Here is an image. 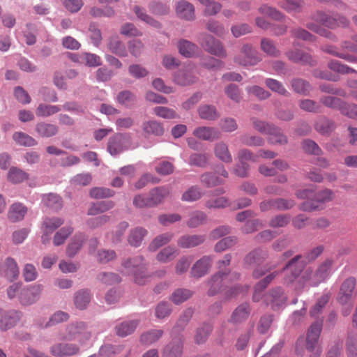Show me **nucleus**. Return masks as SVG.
Returning <instances> with one entry per match:
<instances>
[{"label": "nucleus", "instance_id": "nucleus-47", "mask_svg": "<svg viewBox=\"0 0 357 357\" xmlns=\"http://www.w3.org/2000/svg\"><path fill=\"white\" fill-rule=\"evenodd\" d=\"M133 11L137 17L145 23L155 28H159L160 26V23L153 19L151 16L148 15L144 8L136 6L134 7Z\"/></svg>", "mask_w": 357, "mask_h": 357}, {"label": "nucleus", "instance_id": "nucleus-30", "mask_svg": "<svg viewBox=\"0 0 357 357\" xmlns=\"http://www.w3.org/2000/svg\"><path fill=\"white\" fill-rule=\"evenodd\" d=\"M36 131L40 137L47 138L55 135L59 128L54 124L40 122L36 125Z\"/></svg>", "mask_w": 357, "mask_h": 357}, {"label": "nucleus", "instance_id": "nucleus-41", "mask_svg": "<svg viewBox=\"0 0 357 357\" xmlns=\"http://www.w3.org/2000/svg\"><path fill=\"white\" fill-rule=\"evenodd\" d=\"M173 234L167 232L156 236L149 244V250L151 251H155L161 246L168 243L172 238Z\"/></svg>", "mask_w": 357, "mask_h": 357}, {"label": "nucleus", "instance_id": "nucleus-54", "mask_svg": "<svg viewBox=\"0 0 357 357\" xmlns=\"http://www.w3.org/2000/svg\"><path fill=\"white\" fill-rule=\"evenodd\" d=\"M192 295V292L189 289H176L171 296V301L175 304H180Z\"/></svg>", "mask_w": 357, "mask_h": 357}, {"label": "nucleus", "instance_id": "nucleus-58", "mask_svg": "<svg viewBox=\"0 0 357 357\" xmlns=\"http://www.w3.org/2000/svg\"><path fill=\"white\" fill-rule=\"evenodd\" d=\"M6 266L5 276L10 280L15 279L19 274V269L15 261L13 259L8 258Z\"/></svg>", "mask_w": 357, "mask_h": 357}, {"label": "nucleus", "instance_id": "nucleus-27", "mask_svg": "<svg viewBox=\"0 0 357 357\" xmlns=\"http://www.w3.org/2000/svg\"><path fill=\"white\" fill-rule=\"evenodd\" d=\"M214 154L220 160L225 163H231L232 162V156L228 146L223 142H220L215 144Z\"/></svg>", "mask_w": 357, "mask_h": 357}, {"label": "nucleus", "instance_id": "nucleus-57", "mask_svg": "<svg viewBox=\"0 0 357 357\" xmlns=\"http://www.w3.org/2000/svg\"><path fill=\"white\" fill-rule=\"evenodd\" d=\"M347 355L357 357V333H350L347 340Z\"/></svg>", "mask_w": 357, "mask_h": 357}, {"label": "nucleus", "instance_id": "nucleus-40", "mask_svg": "<svg viewBox=\"0 0 357 357\" xmlns=\"http://www.w3.org/2000/svg\"><path fill=\"white\" fill-rule=\"evenodd\" d=\"M13 140L21 146H33L37 144V142L32 137L22 132H15L13 135Z\"/></svg>", "mask_w": 357, "mask_h": 357}, {"label": "nucleus", "instance_id": "nucleus-4", "mask_svg": "<svg viewBox=\"0 0 357 357\" xmlns=\"http://www.w3.org/2000/svg\"><path fill=\"white\" fill-rule=\"evenodd\" d=\"M261 61L258 52L249 44L243 45L240 52L234 57V62L244 66H255Z\"/></svg>", "mask_w": 357, "mask_h": 357}, {"label": "nucleus", "instance_id": "nucleus-7", "mask_svg": "<svg viewBox=\"0 0 357 357\" xmlns=\"http://www.w3.org/2000/svg\"><path fill=\"white\" fill-rule=\"evenodd\" d=\"M131 140L128 135L116 134L110 137L107 144V150L112 155H116L129 149Z\"/></svg>", "mask_w": 357, "mask_h": 357}, {"label": "nucleus", "instance_id": "nucleus-22", "mask_svg": "<svg viewBox=\"0 0 357 357\" xmlns=\"http://www.w3.org/2000/svg\"><path fill=\"white\" fill-rule=\"evenodd\" d=\"M268 254L266 251L257 249L248 253L245 259V265L247 266H259L266 259Z\"/></svg>", "mask_w": 357, "mask_h": 357}, {"label": "nucleus", "instance_id": "nucleus-20", "mask_svg": "<svg viewBox=\"0 0 357 357\" xmlns=\"http://www.w3.org/2000/svg\"><path fill=\"white\" fill-rule=\"evenodd\" d=\"M204 235H184L178 240V245L182 248H191L202 244L205 241Z\"/></svg>", "mask_w": 357, "mask_h": 357}, {"label": "nucleus", "instance_id": "nucleus-52", "mask_svg": "<svg viewBox=\"0 0 357 357\" xmlns=\"http://www.w3.org/2000/svg\"><path fill=\"white\" fill-rule=\"evenodd\" d=\"M162 330H152L141 335L140 341L144 344H151L158 341L162 335Z\"/></svg>", "mask_w": 357, "mask_h": 357}, {"label": "nucleus", "instance_id": "nucleus-6", "mask_svg": "<svg viewBox=\"0 0 357 357\" xmlns=\"http://www.w3.org/2000/svg\"><path fill=\"white\" fill-rule=\"evenodd\" d=\"M199 42L206 51L210 54L222 58L227 56V52L222 43L213 36L206 33L201 34Z\"/></svg>", "mask_w": 357, "mask_h": 357}, {"label": "nucleus", "instance_id": "nucleus-3", "mask_svg": "<svg viewBox=\"0 0 357 357\" xmlns=\"http://www.w3.org/2000/svg\"><path fill=\"white\" fill-rule=\"evenodd\" d=\"M323 321L317 320L308 329L306 337V348L312 352L310 357H319L321 349L317 347L318 340L322 330Z\"/></svg>", "mask_w": 357, "mask_h": 357}, {"label": "nucleus", "instance_id": "nucleus-56", "mask_svg": "<svg viewBox=\"0 0 357 357\" xmlns=\"http://www.w3.org/2000/svg\"><path fill=\"white\" fill-rule=\"evenodd\" d=\"M213 327L211 324H204L199 328L196 332L195 340L197 344L204 342L212 331Z\"/></svg>", "mask_w": 357, "mask_h": 357}, {"label": "nucleus", "instance_id": "nucleus-33", "mask_svg": "<svg viewBox=\"0 0 357 357\" xmlns=\"http://www.w3.org/2000/svg\"><path fill=\"white\" fill-rule=\"evenodd\" d=\"M250 312V309L248 303L240 305L232 313L230 321L232 323H241L248 319Z\"/></svg>", "mask_w": 357, "mask_h": 357}, {"label": "nucleus", "instance_id": "nucleus-23", "mask_svg": "<svg viewBox=\"0 0 357 357\" xmlns=\"http://www.w3.org/2000/svg\"><path fill=\"white\" fill-rule=\"evenodd\" d=\"M20 318V314L17 311L12 310L5 312L0 319V329L6 331L16 325Z\"/></svg>", "mask_w": 357, "mask_h": 357}, {"label": "nucleus", "instance_id": "nucleus-15", "mask_svg": "<svg viewBox=\"0 0 357 357\" xmlns=\"http://www.w3.org/2000/svg\"><path fill=\"white\" fill-rule=\"evenodd\" d=\"M193 135L202 140L213 142L221 137L220 131L213 127L201 126L195 128Z\"/></svg>", "mask_w": 357, "mask_h": 357}, {"label": "nucleus", "instance_id": "nucleus-39", "mask_svg": "<svg viewBox=\"0 0 357 357\" xmlns=\"http://www.w3.org/2000/svg\"><path fill=\"white\" fill-rule=\"evenodd\" d=\"M73 232L71 226L64 227L56 232L53 238V243L55 246L63 245L68 236Z\"/></svg>", "mask_w": 357, "mask_h": 357}, {"label": "nucleus", "instance_id": "nucleus-17", "mask_svg": "<svg viewBox=\"0 0 357 357\" xmlns=\"http://www.w3.org/2000/svg\"><path fill=\"white\" fill-rule=\"evenodd\" d=\"M27 211L28 208L26 206L22 203L15 202L10 206L7 216L10 222H17L24 218Z\"/></svg>", "mask_w": 357, "mask_h": 357}, {"label": "nucleus", "instance_id": "nucleus-38", "mask_svg": "<svg viewBox=\"0 0 357 357\" xmlns=\"http://www.w3.org/2000/svg\"><path fill=\"white\" fill-rule=\"evenodd\" d=\"M178 49L183 56L191 57L196 53L197 46L187 40H181L178 43Z\"/></svg>", "mask_w": 357, "mask_h": 357}, {"label": "nucleus", "instance_id": "nucleus-46", "mask_svg": "<svg viewBox=\"0 0 357 357\" xmlns=\"http://www.w3.org/2000/svg\"><path fill=\"white\" fill-rule=\"evenodd\" d=\"M202 196V192L199 187L191 186L183 193L181 199L183 202H192L199 199Z\"/></svg>", "mask_w": 357, "mask_h": 357}, {"label": "nucleus", "instance_id": "nucleus-50", "mask_svg": "<svg viewBox=\"0 0 357 357\" xmlns=\"http://www.w3.org/2000/svg\"><path fill=\"white\" fill-rule=\"evenodd\" d=\"M265 84L266 86L273 92L285 96H288L289 95L283 84L277 79L271 78L266 79Z\"/></svg>", "mask_w": 357, "mask_h": 357}, {"label": "nucleus", "instance_id": "nucleus-1", "mask_svg": "<svg viewBox=\"0 0 357 357\" xmlns=\"http://www.w3.org/2000/svg\"><path fill=\"white\" fill-rule=\"evenodd\" d=\"M231 256L229 254L225 255L222 259L218 261L217 265L220 271L213 275L210 281V288L208 294L213 296L221 291H225V296L230 298L236 296L240 292H248V287L234 286L229 287L234 281L240 278V275L236 272H225L224 268L230 265Z\"/></svg>", "mask_w": 357, "mask_h": 357}, {"label": "nucleus", "instance_id": "nucleus-43", "mask_svg": "<svg viewBox=\"0 0 357 357\" xmlns=\"http://www.w3.org/2000/svg\"><path fill=\"white\" fill-rule=\"evenodd\" d=\"M198 112L200 118L205 120L213 121L219 116L215 107L212 105H205L200 106Z\"/></svg>", "mask_w": 357, "mask_h": 357}, {"label": "nucleus", "instance_id": "nucleus-49", "mask_svg": "<svg viewBox=\"0 0 357 357\" xmlns=\"http://www.w3.org/2000/svg\"><path fill=\"white\" fill-rule=\"evenodd\" d=\"M251 121L254 129L261 133L268 135L270 132L274 131L273 124L259 120L256 118H252Z\"/></svg>", "mask_w": 357, "mask_h": 357}, {"label": "nucleus", "instance_id": "nucleus-10", "mask_svg": "<svg viewBox=\"0 0 357 357\" xmlns=\"http://www.w3.org/2000/svg\"><path fill=\"white\" fill-rule=\"evenodd\" d=\"M301 257V255H296L283 268L282 271H285L287 275L284 278L285 283L292 282L301 274L303 268V264L298 262Z\"/></svg>", "mask_w": 357, "mask_h": 357}, {"label": "nucleus", "instance_id": "nucleus-19", "mask_svg": "<svg viewBox=\"0 0 357 357\" xmlns=\"http://www.w3.org/2000/svg\"><path fill=\"white\" fill-rule=\"evenodd\" d=\"M286 56L290 61L295 63H302L311 66L315 63V61L311 55L301 50L295 49L289 50L286 52Z\"/></svg>", "mask_w": 357, "mask_h": 357}, {"label": "nucleus", "instance_id": "nucleus-5", "mask_svg": "<svg viewBox=\"0 0 357 357\" xmlns=\"http://www.w3.org/2000/svg\"><path fill=\"white\" fill-rule=\"evenodd\" d=\"M335 198V194L331 189L326 188L319 191L315 195V199L313 201H306L302 203L299 208L303 211H313L318 210L319 204H324L332 202Z\"/></svg>", "mask_w": 357, "mask_h": 357}, {"label": "nucleus", "instance_id": "nucleus-51", "mask_svg": "<svg viewBox=\"0 0 357 357\" xmlns=\"http://www.w3.org/2000/svg\"><path fill=\"white\" fill-rule=\"evenodd\" d=\"M268 140L273 144H285L287 143V137L281 132L280 129L274 126V131L270 132Z\"/></svg>", "mask_w": 357, "mask_h": 357}, {"label": "nucleus", "instance_id": "nucleus-45", "mask_svg": "<svg viewBox=\"0 0 357 357\" xmlns=\"http://www.w3.org/2000/svg\"><path fill=\"white\" fill-rule=\"evenodd\" d=\"M89 14L93 17H112L115 15V11L113 8L110 6H106L104 8H101L97 6H93L89 10Z\"/></svg>", "mask_w": 357, "mask_h": 357}, {"label": "nucleus", "instance_id": "nucleus-28", "mask_svg": "<svg viewBox=\"0 0 357 357\" xmlns=\"http://www.w3.org/2000/svg\"><path fill=\"white\" fill-rule=\"evenodd\" d=\"M147 234L148 231L146 229L141 227H135L130 230L128 236V241L130 245L139 247Z\"/></svg>", "mask_w": 357, "mask_h": 357}, {"label": "nucleus", "instance_id": "nucleus-53", "mask_svg": "<svg viewBox=\"0 0 357 357\" xmlns=\"http://www.w3.org/2000/svg\"><path fill=\"white\" fill-rule=\"evenodd\" d=\"M60 111V108L56 105L46 104H40L36 109V115L38 116L47 117L53 115Z\"/></svg>", "mask_w": 357, "mask_h": 357}, {"label": "nucleus", "instance_id": "nucleus-9", "mask_svg": "<svg viewBox=\"0 0 357 357\" xmlns=\"http://www.w3.org/2000/svg\"><path fill=\"white\" fill-rule=\"evenodd\" d=\"M356 284V280L354 277H349L342 282L337 296V301L340 304H347L351 301Z\"/></svg>", "mask_w": 357, "mask_h": 357}, {"label": "nucleus", "instance_id": "nucleus-34", "mask_svg": "<svg viewBox=\"0 0 357 357\" xmlns=\"http://www.w3.org/2000/svg\"><path fill=\"white\" fill-rule=\"evenodd\" d=\"M42 201L46 206L55 211L60 210L63 206L61 197L54 193L43 195Z\"/></svg>", "mask_w": 357, "mask_h": 357}, {"label": "nucleus", "instance_id": "nucleus-26", "mask_svg": "<svg viewBox=\"0 0 357 357\" xmlns=\"http://www.w3.org/2000/svg\"><path fill=\"white\" fill-rule=\"evenodd\" d=\"M183 341L181 339L174 340L164 349L163 357H181Z\"/></svg>", "mask_w": 357, "mask_h": 357}, {"label": "nucleus", "instance_id": "nucleus-16", "mask_svg": "<svg viewBox=\"0 0 357 357\" xmlns=\"http://www.w3.org/2000/svg\"><path fill=\"white\" fill-rule=\"evenodd\" d=\"M212 260L210 256L202 257L192 266L191 275L195 278H201L206 275L211 268Z\"/></svg>", "mask_w": 357, "mask_h": 357}, {"label": "nucleus", "instance_id": "nucleus-12", "mask_svg": "<svg viewBox=\"0 0 357 357\" xmlns=\"http://www.w3.org/2000/svg\"><path fill=\"white\" fill-rule=\"evenodd\" d=\"M314 20L322 25L331 29H335L337 26H346L349 22L344 17H339L338 19H336L322 12H318L314 16Z\"/></svg>", "mask_w": 357, "mask_h": 357}, {"label": "nucleus", "instance_id": "nucleus-36", "mask_svg": "<svg viewBox=\"0 0 357 357\" xmlns=\"http://www.w3.org/2000/svg\"><path fill=\"white\" fill-rule=\"evenodd\" d=\"M91 301V294L87 290L77 291L74 297V303L77 308L85 309Z\"/></svg>", "mask_w": 357, "mask_h": 357}, {"label": "nucleus", "instance_id": "nucleus-18", "mask_svg": "<svg viewBox=\"0 0 357 357\" xmlns=\"http://www.w3.org/2000/svg\"><path fill=\"white\" fill-rule=\"evenodd\" d=\"M264 301L267 304L270 303L273 310H276L284 303L286 297L284 296L282 289L278 287L266 294Z\"/></svg>", "mask_w": 357, "mask_h": 357}, {"label": "nucleus", "instance_id": "nucleus-60", "mask_svg": "<svg viewBox=\"0 0 357 357\" xmlns=\"http://www.w3.org/2000/svg\"><path fill=\"white\" fill-rule=\"evenodd\" d=\"M116 99L119 103L127 107L132 105L136 100L135 96L130 91H121Z\"/></svg>", "mask_w": 357, "mask_h": 357}, {"label": "nucleus", "instance_id": "nucleus-32", "mask_svg": "<svg viewBox=\"0 0 357 357\" xmlns=\"http://www.w3.org/2000/svg\"><path fill=\"white\" fill-rule=\"evenodd\" d=\"M85 240L86 236L84 234L81 233L76 234L68 245L66 250L67 255L70 257L75 256L82 248Z\"/></svg>", "mask_w": 357, "mask_h": 357}, {"label": "nucleus", "instance_id": "nucleus-29", "mask_svg": "<svg viewBox=\"0 0 357 357\" xmlns=\"http://www.w3.org/2000/svg\"><path fill=\"white\" fill-rule=\"evenodd\" d=\"M169 194V190L168 188L166 187H157L151 190L149 196L151 206H156L162 203Z\"/></svg>", "mask_w": 357, "mask_h": 357}, {"label": "nucleus", "instance_id": "nucleus-2", "mask_svg": "<svg viewBox=\"0 0 357 357\" xmlns=\"http://www.w3.org/2000/svg\"><path fill=\"white\" fill-rule=\"evenodd\" d=\"M143 261V257L139 256L128 259L123 263L126 273L133 274L135 282L141 285L147 282L150 278L149 275L145 274V266Z\"/></svg>", "mask_w": 357, "mask_h": 357}, {"label": "nucleus", "instance_id": "nucleus-21", "mask_svg": "<svg viewBox=\"0 0 357 357\" xmlns=\"http://www.w3.org/2000/svg\"><path fill=\"white\" fill-rule=\"evenodd\" d=\"M176 13L178 17L186 20H192L195 18L193 5L185 1H180L177 3Z\"/></svg>", "mask_w": 357, "mask_h": 357}, {"label": "nucleus", "instance_id": "nucleus-24", "mask_svg": "<svg viewBox=\"0 0 357 357\" xmlns=\"http://www.w3.org/2000/svg\"><path fill=\"white\" fill-rule=\"evenodd\" d=\"M278 274V273L277 271H274L257 282L255 287L252 296V299L255 302H258L261 299V292L276 278Z\"/></svg>", "mask_w": 357, "mask_h": 357}, {"label": "nucleus", "instance_id": "nucleus-64", "mask_svg": "<svg viewBox=\"0 0 357 357\" xmlns=\"http://www.w3.org/2000/svg\"><path fill=\"white\" fill-rule=\"evenodd\" d=\"M334 128L333 122L327 119H321L316 123V130L324 135L328 134Z\"/></svg>", "mask_w": 357, "mask_h": 357}, {"label": "nucleus", "instance_id": "nucleus-62", "mask_svg": "<svg viewBox=\"0 0 357 357\" xmlns=\"http://www.w3.org/2000/svg\"><path fill=\"white\" fill-rule=\"evenodd\" d=\"M242 144L250 146H261L264 144V140L259 136L243 135L241 137Z\"/></svg>", "mask_w": 357, "mask_h": 357}, {"label": "nucleus", "instance_id": "nucleus-31", "mask_svg": "<svg viewBox=\"0 0 357 357\" xmlns=\"http://www.w3.org/2000/svg\"><path fill=\"white\" fill-rule=\"evenodd\" d=\"M7 178L9 182L17 184L26 181L29 178V174L20 168L12 167L8 172Z\"/></svg>", "mask_w": 357, "mask_h": 357}, {"label": "nucleus", "instance_id": "nucleus-35", "mask_svg": "<svg viewBox=\"0 0 357 357\" xmlns=\"http://www.w3.org/2000/svg\"><path fill=\"white\" fill-rule=\"evenodd\" d=\"M292 89L297 93L307 96L311 91L310 84L301 78L293 79L291 82Z\"/></svg>", "mask_w": 357, "mask_h": 357}, {"label": "nucleus", "instance_id": "nucleus-44", "mask_svg": "<svg viewBox=\"0 0 357 357\" xmlns=\"http://www.w3.org/2000/svg\"><path fill=\"white\" fill-rule=\"evenodd\" d=\"M108 48L112 53L119 56H127V52L124 44L116 37H114L110 39L108 44Z\"/></svg>", "mask_w": 357, "mask_h": 357}, {"label": "nucleus", "instance_id": "nucleus-61", "mask_svg": "<svg viewBox=\"0 0 357 357\" xmlns=\"http://www.w3.org/2000/svg\"><path fill=\"white\" fill-rule=\"evenodd\" d=\"M237 242V239L234 236H228L219 241L215 245V251L221 252L232 246Z\"/></svg>", "mask_w": 357, "mask_h": 357}, {"label": "nucleus", "instance_id": "nucleus-37", "mask_svg": "<svg viewBox=\"0 0 357 357\" xmlns=\"http://www.w3.org/2000/svg\"><path fill=\"white\" fill-rule=\"evenodd\" d=\"M138 322L135 320L124 321L116 327V332L119 336L126 337L136 329Z\"/></svg>", "mask_w": 357, "mask_h": 357}, {"label": "nucleus", "instance_id": "nucleus-25", "mask_svg": "<svg viewBox=\"0 0 357 357\" xmlns=\"http://www.w3.org/2000/svg\"><path fill=\"white\" fill-rule=\"evenodd\" d=\"M142 128L145 136H161L164 133V128L162 123L156 121H145L143 123Z\"/></svg>", "mask_w": 357, "mask_h": 357}, {"label": "nucleus", "instance_id": "nucleus-55", "mask_svg": "<svg viewBox=\"0 0 357 357\" xmlns=\"http://www.w3.org/2000/svg\"><path fill=\"white\" fill-rule=\"evenodd\" d=\"M261 49L266 54L271 56L278 57L280 52L276 48L273 43L267 38H263L261 41Z\"/></svg>", "mask_w": 357, "mask_h": 357}, {"label": "nucleus", "instance_id": "nucleus-42", "mask_svg": "<svg viewBox=\"0 0 357 357\" xmlns=\"http://www.w3.org/2000/svg\"><path fill=\"white\" fill-rule=\"evenodd\" d=\"M178 255V250L176 248L167 246L163 248L158 255L157 259L161 263H167L174 259Z\"/></svg>", "mask_w": 357, "mask_h": 357}, {"label": "nucleus", "instance_id": "nucleus-13", "mask_svg": "<svg viewBox=\"0 0 357 357\" xmlns=\"http://www.w3.org/2000/svg\"><path fill=\"white\" fill-rule=\"evenodd\" d=\"M79 348L72 343L61 342L54 344L51 347V353L57 357H66L77 354Z\"/></svg>", "mask_w": 357, "mask_h": 357}, {"label": "nucleus", "instance_id": "nucleus-11", "mask_svg": "<svg viewBox=\"0 0 357 357\" xmlns=\"http://www.w3.org/2000/svg\"><path fill=\"white\" fill-rule=\"evenodd\" d=\"M196 79L195 67L192 65H188L178 70L174 78V82L181 86L190 85L194 83Z\"/></svg>", "mask_w": 357, "mask_h": 357}, {"label": "nucleus", "instance_id": "nucleus-14", "mask_svg": "<svg viewBox=\"0 0 357 357\" xmlns=\"http://www.w3.org/2000/svg\"><path fill=\"white\" fill-rule=\"evenodd\" d=\"M40 284L33 285L29 288L22 289L20 293V301L23 305H29L35 302L42 292Z\"/></svg>", "mask_w": 357, "mask_h": 357}, {"label": "nucleus", "instance_id": "nucleus-8", "mask_svg": "<svg viewBox=\"0 0 357 357\" xmlns=\"http://www.w3.org/2000/svg\"><path fill=\"white\" fill-rule=\"evenodd\" d=\"M333 265V260L327 259L323 261L317 268L314 273H312L310 277V284L312 285H317L322 282H324L332 271V266Z\"/></svg>", "mask_w": 357, "mask_h": 357}, {"label": "nucleus", "instance_id": "nucleus-59", "mask_svg": "<svg viewBox=\"0 0 357 357\" xmlns=\"http://www.w3.org/2000/svg\"><path fill=\"white\" fill-rule=\"evenodd\" d=\"M258 10L261 14L267 15L275 20H280L283 17V15L280 11L267 4L261 5Z\"/></svg>", "mask_w": 357, "mask_h": 357}, {"label": "nucleus", "instance_id": "nucleus-63", "mask_svg": "<svg viewBox=\"0 0 357 357\" xmlns=\"http://www.w3.org/2000/svg\"><path fill=\"white\" fill-rule=\"evenodd\" d=\"M206 215L202 211H195L192 213L187 225L189 227L194 228L203 224L206 220Z\"/></svg>", "mask_w": 357, "mask_h": 357}, {"label": "nucleus", "instance_id": "nucleus-48", "mask_svg": "<svg viewBox=\"0 0 357 357\" xmlns=\"http://www.w3.org/2000/svg\"><path fill=\"white\" fill-rule=\"evenodd\" d=\"M64 223V220L61 218L53 217L45 218L43 223V229L52 233Z\"/></svg>", "mask_w": 357, "mask_h": 357}]
</instances>
